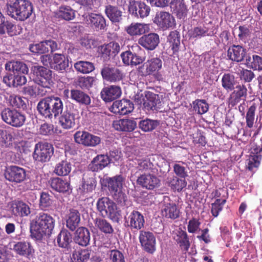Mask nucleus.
Segmentation results:
<instances>
[{"label":"nucleus","instance_id":"nucleus-1","mask_svg":"<svg viewBox=\"0 0 262 262\" xmlns=\"http://www.w3.org/2000/svg\"><path fill=\"white\" fill-rule=\"evenodd\" d=\"M55 225V220L52 215L39 212L30 222V236L33 239L40 241L52 234Z\"/></svg>","mask_w":262,"mask_h":262},{"label":"nucleus","instance_id":"nucleus-2","mask_svg":"<svg viewBox=\"0 0 262 262\" xmlns=\"http://www.w3.org/2000/svg\"><path fill=\"white\" fill-rule=\"evenodd\" d=\"M37 109L40 115L46 119L52 120L59 116L63 110V104L58 97H47L40 100Z\"/></svg>","mask_w":262,"mask_h":262},{"label":"nucleus","instance_id":"nucleus-3","mask_svg":"<svg viewBox=\"0 0 262 262\" xmlns=\"http://www.w3.org/2000/svg\"><path fill=\"white\" fill-rule=\"evenodd\" d=\"M33 12L32 4L28 0L12 1L6 5L7 14L17 20H26L30 17Z\"/></svg>","mask_w":262,"mask_h":262},{"label":"nucleus","instance_id":"nucleus-4","mask_svg":"<svg viewBox=\"0 0 262 262\" xmlns=\"http://www.w3.org/2000/svg\"><path fill=\"white\" fill-rule=\"evenodd\" d=\"M125 179L123 176L119 174L112 177H106L103 180L104 185L107 187L114 199L121 206L125 205L127 201V196L122 191Z\"/></svg>","mask_w":262,"mask_h":262},{"label":"nucleus","instance_id":"nucleus-5","mask_svg":"<svg viewBox=\"0 0 262 262\" xmlns=\"http://www.w3.org/2000/svg\"><path fill=\"white\" fill-rule=\"evenodd\" d=\"M31 72L34 76V81L44 88L50 89L54 84L53 71L48 67L38 64L31 68Z\"/></svg>","mask_w":262,"mask_h":262},{"label":"nucleus","instance_id":"nucleus-6","mask_svg":"<svg viewBox=\"0 0 262 262\" xmlns=\"http://www.w3.org/2000/svg\"><path fill=\"white\" fill-rule=\"evenodd\" d=\"M97 209L103 217H108L113 222L119 223L120 213L117 210L116 204L107 197L98 200L96 204Z\"/></svg>","mask_w":262,"mask_h":262},{"label":"nucleus","instance_id":"nucleus-7","mask_svg":"<svg viewBox=\"0 0 262 262\" xmlns=\"http://www.w3.org/2000/svg\"><path fill=\"white\" fill-rule=\"evenodd\" d=\"M130 180L132 181H136L138 185L148 190H153L160 185V180L157 176L150 173H138L137 168L131 170Z\"/></svg>","mask_w":262,"mask_h":262},{"label":"nucleus","instance_id":"nucleus-8","mask_svg":"<svg viewBox=\"0 0 262 262\" xmlns=\"http://www.w3.org/2000/svg\"><path fill=\"white\" fill-rule=\"evenodd\" d=\"M59 123L65 129L73 128L76 125V121L79 118V112L77 106L73 103L66 105L64 111L60 114Z\"/></svg>","mask_w":262,"mask_h":262},{"label":"nucleus","instance_id":"nucleus-9","mask_svg":"<svg viewBox=\"0 0 262 262\" xmlns=\"http://www.w3.org/2000/svg\"><path fill=\"white\" fill-rule=\"evenodd\" d=\"M2 120L14 127L23 126L27 120L26 114L15 108H5L1 113Z\"/></svg>","mask_w":262,"mask_h":262},{"label":"nucleus","instance_id":"nucleus-10","mask_svg":"<svg viewBox=\"0 0 262 262\" xmlns=\"http://www.w3.org/2000/svg\"><path fill=\"white\" fill-rule=\"evenodd\" d=\"M144 224L143 215L137 210H133L130 212H126L124 216V226L132 231L140 230Z\"/></svg>","mask_w":262,"mask_h":262},{"label":"nucleus","instance_id":"nucleus-11","mask_svg":"<svg viewBox=\"0 0 262 262\" xmlns=\"http://www.w3.org/2000/svg\"><path fill=\"white\" fill-rule=\"evenodd\" d=\"M54 154L53 145L46 142H39L36 144L33 154V159L42 163L50 161Z\"/></svg>","mask_w":262,"mask_h":262},{"label":"nucleus","instance_id":"nucleus-12","mask_svg":"<svg viewBox=\"0 0 262 262\" xmlns=\"http://www.w3.org/2000/svg\"><path fill=\"white\" fill-rule=\"evenodd\" d=\"M128 11L135 17L144 18L149 15L150 8L144 2L133 0L129 2Z\"/></svg>","mask_w":262,"mask_h":262},{"label":"nucleus","instance_id":"nucleus-13","mask_svg":"<svg viewBox=\"0 0 262 262\" xmlns=\"http://www.w3.org/2000/svg\"><path fill=\"white\" fill-rule=\"evenodd\" d=\"M163 62L160 58L153 57L148 59L139 68V73L142 76L155 75L162 67Z\"/></svg>","mask_w":262,"mask_h":262},{"label":"nucleus","instance_id":"nucleus-14","mask_svg":"<svg viewBox=\"0 0 262 262\" xmlns=\"http://www.w3.org/2000/svg\"><path fill=\"white\" fill-rule=\"evenodd\" d=\"M4 176L7 180L14 183H20L26 179V170L17 166H10L6 168Z\"/></svg>","mask_w":262,"mask_h":262},{"label":"nucleus","instance_id":"nucleus-15","mask_svg":"<svg viewBox=\"0 0 262 262\" xmlns=\"http://www.w3.org/2000/svg\"><path fill=\"white\" fill-rule=\"evenodd\" d=\"M139 239L144 251L153 253L156 251V240L153 233L148 231L140 230Z\"/></svg>","mask_w":262,"mask_h":262},{"label":"nucleus","instance_id":"nucleus-16","mask_svg":"<svg viewBox=\"0 0 262 262\" xmlns=\"http://www.w3.org/2000/svg\"><path fill=\"white\" fill-rule=\"evenodd\" d=\"M49 184L53 190L61 193H69L72 190L69 179L52 178L49 181Z\"/></svg>","mask_w":262,"mask_h":262},{"label":"nucleus","instance_id":"nucleus-17","mask_svg":"<svg viewBox=\"0 0 262 262\" xmlns=\"http://www.w3.org/2000/svg\"><path fill=\"white\" fill-rule=\"evenodd\" d=\"M134 108V104L132 101L127 99H122L114 102L110 110L116 115H125L132 112Z\"/></svg>","mask_w":262,"mask_h":262},{"label":"nucleus","instance_id":"nucleus-18","mask_svg":"<svg viewBox=\"0 0 262 262\" xmlns=\"http://www.w3.org/2000/svg\"><path fill=\"white\" fill-rule=\"evenodd\" d=\"M120 49L121 48L119 43L112 41L106 45L101 46L99 48V52L101 57L104 61H108L118 54Z\"/></svg>","mask_w":262,"mask_h":262},{"label":"nucleus","instance_id":"nucleus-19","mask_svg":"<svg viewBox=\"0 0 262 262\" xmlns=\"http://www.w3.org/2000/svg\"><path fill=\"white\" fill-rule=\"evenodd\" d=\"M159 43V36L156 33L144 34L138 40V43L148 51L155 50L158 47Z\"/></svg>","mask_w":262,"mask_h":262},{"label":"nucleus","instance_id":"nucleus-20","mask_svg":"<svg viewBox=\"0 0 262 262\" xmlns=\"http://www.w3.org/2000/svg\"><path fill=\"white\" fill-rule=\"evenodd\" d=\"M101 74L103 79L111 82L120 81L123 77L121 71L109 66H104L101 70Z\"/></svg>","mask_w":262,"mask_h":262},{"label":"nucleus","instance_id":"nucleus-21","mask_svg":"<svg viewBox=\"0 0 262 262\" xmlns=\"http://www.w3.org/2000/svg\"><path fill=\"white\" fill-rule=\"evenodd\" d=\"M122 94L121 88L118 85L104 87L101 91V97L105 102H112L119 98Z\"/></svg>","mask_w":262,"mask_h":262},{"label":"nucleus","instance_id":"nucleus-22","mask_svg":"<svg viewBox=\"0 0 262 262\" xmlns=\"http://www.w3.org/2000/svg\"><path fill=\"white\" fill-rule=\"evenodd\" d=\"M154 23L163 30H165L174 26V19L169 13L160 12L156 14Z\"/></svg>","mask_w":262,"mask_h":262},{"label":"nucleus","instance_id":"nucleus-23","mask_svg":"<svg viewBox=\"0 0 262 262\" xmlns=\"http://www.w3.org/2000/svg\"><path fill=\"white\" fill-rule=\"evenodd\" d=\"M69 67V60L62 54L55 53L52 55L51 69L63 73Z\"/></svg>","mask_w":262,"mask_h":262},{"label":"nucleus","instance_id":"nucleus-24","mask_svg":"<svg viewBox=\"0 0 262 262\" xmlns=\"http://www.w3.org/2000/svg\"><path fill=\"white\" fill-rule=\"evenodd\" d=\"M246 50L241 45H233L227 51V57L232 61L241 62L246 57Z\"/></svg>","mask_w":262,"mask_h":262},{"label":"nucleus","instance_id":"nucleus-25","mask_svg":"<svg viewBox=\"0 0 262 262\" xmlns=\"http://www.w3.org/2000/svg\"><path fill=\"white\" fill-rule=\"evenodd\" d=\"M13 250L19 255L27 258L32 257L35 252L31 244L27 241H20L15 243Z\"/></svg>","mask_w":262,"mask_h":262},{"label":"nucleus","instance_id":"nucleus-26","mask_svg":"<svg viewBox=\"0 0 262 262\" xmlns=\"http://www.w3.org/2000/svg\"><path fill=\"white\" fill-rule=\"evenodd\" d=\"M109 164L107 154L98 155L89 164L88 169L93 172H98L107 166Z\"/></svg>","mask_w":262,"mask_h":262},{"label":"nucleus","instance_id":"nucleus-27","mask_svg":"<svg viewBox=\"0 0 262 262\" xmlns=\"http://www.w3.org/2000/svg\"><path fill=\"white\" fill-rule=\"evenodd\" d=\"M91 233L89 230L83 227H79L74 233V242L80 246L86 247L90 244Z\"/></svg>","mask_w":262,"mask_h":262},{"label":"nucleus","instance_id":"nucleus-28","mask_svg":"<svg viewBox=\"0 0 262 262\" xmlns=\"http://www.w3.org/2000/svg\"><path fill=\"white\" fill-rule=\"evenodd\" d=\"M173 239L183 252H186L188 251L190 246V243L187 233L185 231L181 228H179L176 231Z\"/></svg>","mask_w":262,"mask_h":262},{"label":"nucleus","instance_id":"nucleus-29","mask_svg":"<svg viewBox=\"0 0 262 262\" xmlns=\"http://www.w3.org/2000/svg\"><path fill=\"white\" fill-rule=\"evenodd\" d=\"M88 20L91 27L96 31L106 30V20L102 15L91 13L88 15Z\"/></svg>","mask_w":262,"mask_h":262},{"label":"nucleus","instance_id":"nucleus-30","mask_svg":"<svg viewBox=\"0 0 262 262\" xmlns=\"http://www.w3.org/2000/svg\"><path fill=\"white\" fill-rule=\"evenodd\" d=\"M23 74H8L4 77L3 82L9 87L17 88L21 86L27 82V78Z\"/></svg>","mask_w":262,"mask_h":262},{"label":"nucleus","instance_id":"nucleus-31","mask_svg":"<svg viewBox=\"0 0 262 262\" xmlns=\"http://www.w3.org/2000/svg\"><path fill=\"white\" fill-rule=\"evenodd\" d=\"M137 125L136 120L132 119H120L113 124L116 130L128 132L133 131L136 128Z\"/></svg>","mask_w":262,"mask_h":262},{"label":"nucleus","instance_id":"nucleus-32","mask_svg":"<svg viewBox=\"0 0 262 262\" xmlns=\"http://www.w3.org/2000/svg\"><path fill=\"white\" fill-rule=\"evenodd\" d=\"M70 98L80 105L88 106L91 103L90 96L86 93L77 89L70 91Z\"/></svg>","mask_w":262,"mask_h":262},{"label":"nucleus","instance_id":"nucleus-33","mask_svg":"<svg viewBox=\"0 0 262 262\" xmlns=\"http://www.w3.org/2000/svg\"><path fill=\"white\" fill-rule=\"evenodd\" d=\"M105 14L113 23H119L122 19V12L116 6L110 4L105 7Z\"/></svg>","mask_w":262,"mask_h":262},{"label":"nucleus","instance_id":"nucleus-34","mask_svg":"<svg viewBox=\"0 0 262 262\" xmlns=\"http://www.w3.org/2000/svg\"><path fill=\"white\" fill-rule=\"evenodd\" d=\"M11 210L13 215L20 217L27 216L31 213L29 205L22 201H17L13 203Z\"/></svg>","mask_w":262,"mask_h":262},{"label":"nucleus","instance_id":"nucleus-35","mask_svg":"<svg viewBox=\"0 0 262 262\" xmlns=\"http://www.w3.org/2000/svg\"><path fill=\"white\" fill-rule=\"evenodd\" d=\"M80 221V214L76 209H71L66 221V226L72 231H74L79 226Z\"/></svg>","mask_w":262,"mask_h":262},{"label":"nucleus","instance_id":"nucleus-36","mask_svg":"<svg viewBox=\"0 0 262 262\" xmlns=\"http://www.w3.org/2000/svg\"><path fill=\"white\" fill-rule=\"evenodd\" d=\"M121 57L123 62L126 65L137 66L143 62V59L141 56L136 53H133L130 51L122 52Z\"/></svg>","mask_w":262,"mask_h":262},{"label":"nucleus","instance_id":"nucleus-37","mask_svg":"<svg viewBox=\"0 0 262 262\" xmlns=\"http://www.w3.org/2000/svg\"><path fill=\"white\" fill-rule=\"evenodd\" d=\"M5 69L8 71H12L18 74H27L29 69L27 65L23 62L19 61H10L5 64Z\"/></svg>","mask_w":262,"mask_h":262},{"label":"nucleus","instance_id":"nucleus-38","mask_svg":"<svg viewBox=\"0 0 262 262\" xmlns=\"http://www.w3.org/2000/svg\"><path fill=\"white\" fill-rule=\"evenodd\" d=\"M160 124L159 120L147 118L140 119L138 121L139 128L144 132H150L154 130L160 125Z\"/></svg>","mask_w":262,"mask_h":262},{"label":"nucleus","instance_id":"nucleus-39","mask_svg":"<svg viewBox=\"0 0 262 262\" xmlns=\"http://www.w3.org/2000/svg\"><path fill=\"white\" fill-rule=\"evenodd\" d=\"M148 30L149 26L147 24L132 23L126 28V31L131 36H137L145 34Z\"/></svg>","mask_w":262,"mask_h":262},{"label":"nucleus","instance_id":"nucleus-40","mask_svg":"<svg viewBox=\"0 0 262 262\" xmlns=\"http://www.w3.org/2000/svg\"><path fill=\"white\" fill-rule=\"evenodd\" d=\"M158 95L152 93H149L146 95V98L143 99V107L148 111H155L157 110V105L160 103Z\"/></svg>","mask_w":262,"mask_h":262},{"label":"nucleus","instance_id":"nucleus-41","mask_svg":"<svg viewBox=\"0 0 262 262\" xmlns=\"http://www.w3.org/2000/svg\"><path fill=\"white\" fill-rule=\"evenodd\" d=\"M76 11L70 6L61 5L59 7L56 12V15L58 18L66 20H73L75 17Z\"/></svg>","mask_w":262,"mask_h":262},{"label":"nucleus","instance_id":"nucleus-42","mask_svg":"<svg viewBox=\"0 0 262 262\" xmlns=\"http://www.w3.org/2000/svg\"><path fill=\"white\" fill-rule=\"evenodd\" d=\"M214 29H209L206 27H196L191 32V37L194 38H201L206 36H212L216 32Z\"/></svg>","mask_w":262,"mask_h":262},{"label":"nucleus","instance_id":"nucleus-43","mask_svg":"<svg viewBox=\"0 0 262 262\" xmlns=\"http://www.w3.org/2000/svg\"><path fill=\"white\" fill-rule=\"evenodd\" d=\"M246 66L255 71H262V57L257 55H253L252 57H246Z\"/></svg>","mask_w":262,"mask_h":262},{"label":"nucleus","instance_id":"nucleus-44","mask_svg":"<svg viewBox=\"0 0 262 262\" xmlns=\"http://www.w3.org/2000/svg\"><path fill=\"white\" fill-rule=\"evenodd\" d=\"M72 234L67 230H61L57 236V242L59 247L68 248L72 242Z\"/></svg>","mask_w":262,"mask_h":262},{"label":"nucleus","instance_id":"nucleus-45","mask_svg":"<svg viewBox=\"0 0 262 262\" xmlns=\"http://www.w3.org/2000/svg\"><path fill=\"white\" fill-rule=\"evenodd\" d=\"M71 169V163L67 160H62L56 164L54 172L59 176H66L69 174Z\"/></svg>","mask_w":262,"mask_h":262},{"label":"nucleus","instance_id":"nucleus-46","mask_svg":"<svg viewBox=\"0 0 262 262\" xmlns=\"http://www.w3.org/2000/svg\"><path fill=\"white\" fill-rule=\"evenodd\" d=\"M167 40L169 42L170 47L173 51V53L176 54L179 50L180 46V35L179 32L173 31L170 32L167 37Z\"/></svg>","mask_w":262,"mask_h":262},{"label":"nucleus","instance_id":"nucleus-47","mask_svg":"<svg viewBox=\"0 0 262 262\" xmlns=\"http://www.w3.org/2000/svg\"><path fill=\"white\" fill-rule=\"evenodd\" d=\"M96 180L94 176L87 178L85 175L82 179L81 187L79 188L83 192H92L96 186Z\"/></svg>","mask_w":262,"mask_h":262},{"label":"nucleus","instance_id":"nucleus-48","mask_svg":"<svg viewBox=\"0 0 262 262\" xmlns=\"http://www.w3.org/2000/svg\"><path fill=\"white\" fill-rule=\"evenodd\" d=\"M168 185L173 191L180 192L186 186L187 182L185 179L173 176L168 181Z\"/></svg>","mask_w":262,"mask_h":262},{"label":"nucleus","instance_id":"nucleus-49","mask_svg":"<svg viewBox=\"0 0 262 262\" xmlns=\"http://www.w3.org/2000/svg\"><path fill=\"white\" fill-rule=\"evenodd\" d=\"M74 68L78 71L83 74H88L95 70V66L93 62L80 60L74 64Z\"/></svg>","mask_w":262,"mask_h":262},{"label":"nucleus","instance_id":"nucleus-50","mask_svg":"<svg viewBox=\"0 0 262 262\" xmlns=\"http://www.w3.org/2000/svg\"><path fill=\"white\" fill-rule=\"evenodd\" d=\"M254 155H251L248 161V169L252 170L254 168L259 166L261 159V155L259 154L262 151V148L256 147L253 149Z\"/></svg>","mask_w":262,"mask_h":262},{"label":"nucleus","instance_id":"nucleus-51","mask_svg":"<svg viewBox=\"0 0 262 262\" xmlns=\"http://www.w3.org/2000/svg\"><path fill=\"white\" fill-rule=\"evenodd\" d=\"M162 213L166 217L174 220L179 216L180 211L176 204L172 203L165 206Z\"/></svg>","mask_w":262,"mask_h":262},{"label":"nucleus","instance_id":"nucleus-52","mask_svg":"<svg viewBox=\"0 0 262 262\" xmlns=\"http://www.w3.org/2000/svg\"><path fill=\"white\" fill-rule=\"evenodd\" d=\"M94 224L98 229L105 234H111L114 232L112 226L104 219L96 218L94 221Z\"/></svg>","mask_w":262,"mask_h":262},{"label":"nucleus","instance_id":"nucleus-53","mask_svg":"<svg viewBox=\"0 0 262 262\" xmlns=\"http://www.w3.org/2000/svg\"><path fill=\"white\" fill-rule=\"evenodd\" d=\"M236 80L234 76L230 74H225L222 78V85L227 91L235 89Z\"/></svg>","mask_w":262,"mask_h":262},{"label":"nucleus","instance_id":"nucleus-54","mask_svg":"<svg viewBox=\"0 0 262 262\" xmlns=\"http://www.w3.org/2000/svg\"><path fill=\"white\" fill-rule=\"evenodd\" d=\"M90 256V252L87 249L75 250L72 254V262H86Z\"/></svg>","mask_w":262,"mask_h":262},{"label":"nucleus","instance_id":"nucleus-55","mask_svg":"<svg viewBox=\"0 0 262 262\" xmlns=\"http://www.w3.org/2000/svg\"><path fill=\"white\" fill-rule=\"evenodd\" d=\"M53 197L48 192H42L39 199V207L42 210H48L53 204Z\"/></svg>","mask_w":262,"mask_h":262},{"label":"nucleus","instance_id":"nucleus-56","mask_svg":"<svg viewBox=\"0 0 262 262\" xmlns=\"http://www.w3.org/2000/svg\"><path fill=\"white\" fill-rule=\"evenodd\" d=\"M11 105L15 107L25 110L27 108L26 99L19 96L12 95L9 98Z\"/></svg>","mask_w":262,"mask_h":262},{"label":"nucleus","instance_id":"nucleus-57","mask_svg":"<svg viewBox=\"0 0 262 262\" xmlns=\"http://www.w3.org/2000/svg\"><path fill=\"white\" fill-rule=\"evenodd\" d=\"M192 104L193 110L199 114H204L208 111L209 105L205 100L196 99Z\"/></svg>","mask_w":262,"mask_h":262},{"label":"nucleus","instance_id":"nucleus-58","mask_svg":"<svg viewBox=\"0 0 262 262\" xmlns=\"http://www.w3.org/2000/svg\"><path fill=\"white\" fill-rule=\"evenodd\" d=\"M6 29L8 35L11 36L18 35L21 31V27L20 26L18 25H15L9 21H5V19L4 23V30L5 32Z\"/></svg>","mask_w":262,"mask_h":262},{"label":"nucleus","instance_id":"nucleus-59","mask_svg":"<svg viewBox=\"0 0 262 262\" xmlns=\"http://www.w3.org/2000/svg\"><path fill=\"white\" fill-rule=\"evenodd\" d=\"M106 255L112 262H125L124 254L118 250H109Z\"/></svg>","mask_w":262,"mask_h":262},{"label":"nucleus","instance_id":"nucleus-60","mask_svg":"<svg viewBox=\"0 0 262 262\" xmlns=\"http://www.w3.org/2000/svg\"><path fill=\"white\" fill-rule=\"evenodd\" d=\"M137 166L135 168L138 170V173H140V171H147L151 169L154 166V164L150 162L147 158L137 159Z\"/></svg>","mask_w":262,"mask_h":262},{"label":"nucleus","instance_id":"nucleus-61","mask_svg":"<svg viewBox=\"0 0 262 262\" xmlns=\"http://www.w3.org/2000/svg\"><path fill=\"white\" fill-rule=\"evenodd\" d=\"M29 50L31 52L38 54H42L49 52L46 40L38 43L30 45Z\"/></svg>","mask_w":262,"mask_h":262},{"label":"nucleus","instance_id":"nucleus-62","mask_svg":"<svg viewBox=\"0 0 262 262\" xmlns=\"http://www.w3.org/2000/svg\"><path fill=\"white\" fill-rule=\"evenodd\" d=\"M235 90L232 93L235 100L239 101L241 99H244L247 96V92L246 86L243 84H238L235 86Z\"/></svg>","mask_w":262,"mask_h":262},{"label":"nucleus","instance_id":"nucleus-63","mask_svg":"<svg viewBox=\"0 0 262 262\" xmlns=\"http://www.w3.org/2000/svg\"><path fill=\"white\" fill-rule=\"evenodd\" d=\"M226 200L225 199L221 200L220 199H216L215 202L211 204V212L214 217H217L219 213L222 210L223 205L225 204Z\"/></svg>","mask_w":262,"mask_h":262},{"label":"nucleus","instance_id":"nucleus-64","mask_svg":"<svg viewBox=\"0 0 262 262\" xmlns=\"http://www.w3.org/2000/svg\"><path fill=\"white\" fill-rule=\"evenodd\" d=\"M11 133L7 130L0 129V145L4 146L10 144L13 139Z\"/></svg>","mask_w":262,"mask_h":262}]
</instances>
